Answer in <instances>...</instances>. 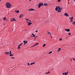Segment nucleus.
<instances>
[{"label": "nucleus", "instance_id": "f257e3e1", "mask_svg": "<svg viewBox=\"0 0 75 75\" xmlns=\"http://www.w3.org/2000/svg\"><path fill=\"white\" fill-rule=\"evenodd\" d=\"M55 10L56 11H57V12H58V13H60V12H61V10H62V8H61L58 6L57 7H56Z\"/></svg>", "mask_w": 75, "mask_h": 75}, {"label": "nucleus", "instance_id": "f03ea898", "mask_svg": "<svg viewBox=\"0 0 75 75\" xmlns=\"http://www.w3.org/2000/svg\"><path fill=\"white\" fill-rule=\"evenodd\" d=\"M6 6L7 8H10L11 7L12 5L9 2H7L6 3Z\"/></svg>", "mask_w": 75, "mask_h": 75}, {"label": "nucleus", "instance_id": "7ed1b4c3", "mask_svg": "<svg viewBox=\"0 0 75 75\" xmlns=\"http://www.w3.org/2000/svg\"><path fill=\"white\" fill-rule=\"evenodd\" d=\"M44 5V4L43 3H41V2L39 3V6H38V7L39 8H40L41 7V6H42Z\"/></svg>", "mask_w": 75, "mask_h": 75}, {"label": "nucleus", "instance_id": "20e7f679", "mask_svg": "<svg viewBox=\"0 0 75 75\" xmlns=\"http://www.w3.org/2000/svg\"><path fill=\"white\" fill-rule=\"evenodd\" d=\"M73 18H74L73 17H70V19L71 22H73Z\"/></svg>", "mask_w": 75, "mask_h": 75}, {"label": "nucleus", "instance_id": "39448f33", "mask_svg": "<svg viewBox=\"0 0 75 75\" xmlns=\"http://www.w3.org/2000/svg\"><path fill=\"white\" fill-rule=\"evenodd\" d=\"M26 22H27V23L28 24V25H30L31 24H32V23L29 22H28V21H26Z\"/></svg>", "mask_w": 75, "mask_h": 75}, {"label": "nucleus", "instance_id": "423d86ee", "mask_svg": "<svg viewBox=\"0 0 75 75\" xmlns=\"http://www.w3.org/2000/svg\"><path fill=\"white\" fill-rule=\"evenodd\" d=\"M23 16H24V15L23 14H21L19 16V18H22Z\"/></svg>", "mask_w": 75, "mask_h": 75}, {"label": "nucleus", "instance_id": "0eeeda50", "mask_svg": "<svg viewBox=\"0 0 75 75\" xmlns=\"http://www.w3.org/2000/svg\"><path fill=\"white\" fill-rule=\"evenodd\" d=\"M16 21V20L15 19V18H13L11 19V21Z\"/></svg>", "mask_w": 75, "mask_h": 75}, {"label": "nucleus", "instance_id": "6e6552de", "mask_svg": "<svg viewBox=\"0 0 75 75\" xmlns=\"http://www.w3.org/2000/svg\"><path fill=\"white\" fill-rule=\"evenodd\" d=\"M64 30L65 31H67V32H69V31H70V29H65Z\"/></svg>", "mask_w": 75, "mask_h": 75}, {"label": "nucleus", "instance_id": "1a4fd4ad", "mask_svg": "<svg viewBox=\"0 0 75 75\" xmlns=\"http://www.w3.org/2000/svg\"><path fill=\"white\" fill-rule=\"evenodd\" d=\"M34 10H35L32 8H30L28 10L29 11H34Z\"/></svg>", "mask_w": 75, "mask_h": 75}, {"label": "nucleus", "instance_id": "9d476101", "mask_svg": "<svg viewBox=\"0 0 75 75\" xmlns=\"http://www.w3.org/2000/svg\"><path fill=\"white\" fill-rule=\"evenodd\" d=\"M4 54H6V55H8V54H9V52H4Z\"/></svg>", "mask_w": 75, "mask_h": 75}, {"label": "nucleus", "instance_id": "9b49d317", "mask_svg": "<svg viewBox=\"0 0 75 75\" xmlns=\"http://www.w3.org/2000/svg\"><path fill=\"white\" fill-rule=\"evenodd\" d=\"M64 16H67V17H68V16H69V15H68V14H67V13H66L64 14Z\"/></svg>", "mask_w": 75, "mask_h": 75}, {"label": "nucleus", "instance_id": "f8f14e48", "mask_svg": "<svg viewBox=\"0 0 75 75\" xmlns=\"http://www.w3.org/2000/svg\"><path fill=\"white\" fill-rule=\"evenodd\" d=\"M23 42L24 43V45H25V44H27V43L28 42L27 41H23Z\"/></svg>", "mask_w": 75, "mask_h": 75}, {"label": "nucleus", "instance_id": "ddd939ff", "mask_svg": "<svg viewBox=\"0 0 75 75\" xmlns=\"http://www.w3.org/2000/svg\"><path fill=\"white\" fill-rule=\"evenodd\" d=\"M7 20L6 18V17L3 18V20H4V21H6V20Z\"/></svg>", "mask_w": 75, "mask_h": 75}, {"label": "nucleus", "instance_id": "4468645a", "mask_svg": "<svg viewBox=\"0 0 75 75\" xmlns=\"http://www.w3.org/2000/svg\"><path fill=\"white\" fill-rule=\"evenodd\" d=\"M58 50L57 51V52H59L60 51H61V48H59L58 49Z\"/></svg>", "mask_w": 75, "mask_h": 75}, {"label": "nucleus", "instance_id": "2eb2a0df", "mask_svg": "<svg viewBox=\"0 0 75 75\" xmlns=\"http://www.w3.org/2000/svg\"><path fill=\"white\" fill-rule=\"evenodd\" d=\"M32 35H33V36H31L32 37H35V35H34L33 33L32 34Z\"/></svg>", "mask_w": 75, "mask_h": 75}, {"label": "nucleus", "instance_id": "dca6fc26", "mask_svg": "<svg viewBox=\"0 0 75 75\" xmlns=\"http://www.w3.org/2000/svg\"><path fill=\"white\" fill-rule=\"evenodd\" d=\"M35 62H33V63H30V64L31 65H34V64H35Z\"/></svg>", "mask_w": 75, "mask_h": 75}, {"label": "nucleus", "instance_id": "f3484780", "mask_svg": "<svg viewBox=\"0 0 75 75\" xmlns=\"http://www.w3.org/2000/svg\"><path fill=\"white\" fill-rule=\"evenodd\" d=\"M38 44H39V43H35L34 45V46H36V45H38Z\"/></svg>", "mask_w": 75, "mask_h": 75}, {"label": "nucleus", "instance_id": "a211bd4d", "mask_svg": "<svg viewBox=\"0 0 75 75\" xmlns=\"http://www.w3.org/2000/svg\"><path fill=\"white\" fill-rule=\"evenodd\" d=\"M9 56L10 57H12V56H14V55L11 53V54H9Z\"/></svg>", "mask_w": 75, "mask_h": 75}, {"label": "nucleus", "instance_id": "6ab92c4d", "mask_svg": "<svg viewBox=\"0 0 75 75\" xmlns=\"http://www.w3.org/2000/svg\"><path fill=\"white\" fill-rule=\"evenodd\" d=\"M15 12H16V13H18L19 12V10L17 11H15Z\"/></svg>", "mask_w": 75, "mask_h": 75}, {"label": "nucleus", "instance_id": "aec40b11", "mask_svg": "<svg viewBox=\"0 0 75 75\" xmlns=\"http://www.w3.org/2000/svg\"><path fill=\"white\" fill-rule=\"evenodd\" d=\"M18 48L19 50H20V46H19V45H18Z\"/></svg>", "mask_w": 75, "mask_h": 75}, {"label": "nucleus", "instance_id": "412c9836", "mask_svg": "<svg viewBox=\"0 0 75 75\" xmlns=\"http://www.w3.org/2000/svg\"><path fill=\"white\" fill-rule=\"evenodd\" d=\"M44 6H48V4L46 3H45V4H44Z\"/></svg>", "mask_w": 75, "mask_h": 75}, {"label": "nucleus", "instance_id": "4be33fe9", "mask_svg": "<svg viewBox=\"0 0 75 75\" xmlns=\"http://www.w3.org/2000/svg\"><path fill=\"white\" fill-rule=\"evenodd\" d=\"M50 71H48V72L46 73H45V74H50Z\"/></svg>", "mask_w": 75, "mask_h": 75}, {"label": "nucleus", "instance_id": "5701e85b", "mask_svg": "<svg viewBox=\"0 0 75 75\" xmlns=\"http://www.w3.org/2000/svg\"><path fill=\"white\" fill-rule=\"evenodd\" d=\"M72 24H73L74 25H75V21L73 22Z\"/></svg>", "mask_w": 75, "mask_h": 75}, {"label": "nucleus", "instance_id": "b1692460", "mask_svg": "<svg viewBox=\"0 0 75 75\" xmlns=\"http://www.w3.org/2000/svg\"><path fill=\"white\" fill-rule=\"evenodd\" d=\"M46 44H44L42 46L43 47H45V46H46Z\"/></svg>", "mask_w": 75, "mask_h": 75}, {"label": "nucleus", "instance_id": "393cba45", "mask_svg": "<svg viewBox=\"0 0 75 75\" xmlns=\"http://www.w3.org/2000/svg\"><path fill=\"white\" fill-rule=\"evenodd\" d=\"M59 40L60 41H62V39L61 38L60 39H59Z\"/></svg>", "mask_w": 75, "mask_h": 75}, {"label": "nucleus", "instance_id": "a878e982", "mask_svg": "<svg viewBox=\"0 0 75 75\" xmlns=\"http://www.w3.org/2000/svg\"><path fill=\"white\" fill-rule=\"evenodd\" d=\"M50 34V36H51V33H47V34Z\"/></svg>", "mask_w": 75, "mask_h": 75}, {"label": "nucleus", "instance_id": "bb28decb", "mask_svg": "<svg viewBox=\"0 0 75 75\" xmlns=\"http://www.w3.org/2000/svg\"><path fill=\"white\" fill-rule=\"evenodd\" d=\"M52 52V51L50 52L49 53V54H51Z\"/></svg>", "mask_w": 75, "mask_h": 75}, {"label": "nucleus", "instance_id": "cd10ccee", "mask_svg": "<svg viewBox=\"0 0 75 75\" xmlns=\"http://www.w3.org/2000/svg\"><path fill=\"white\" fill-rule=\"evenodd\" d=\"M68 35H71V33H68Z\"/></svg>", "mask_w": 75, "mask_h": 75}, {"label": "nucleus", "instance_id": "c85d7f7f", "mask_svg": "<svg viewBox=\"0 0 75 75\" xmlns=\"http://www.w3.org/2000/svg\"><path fill=\"white\" fill-rule=\"evenodd\" d=\"M37 36H36L35 38V40H34L35 41V40L36 39V38H37Z\"/></svg>", "mask_w": 75, "mask_h": 75}, {"label": "nucleus", "instance_id": "c756f323", "mask_svg": "<svg viewBox=\"0 0 75 75\" xmlns=\"http://www.w3.org/2000/svg\"><path fill=\"white\" fill-rule=\"evenodd\" d=\"M10 53H9V54H11V51H10Z\"/></svg>", "mask_w": 75, "mask_h": 75}, {"label": "nucleus", "instance_id": "7c9ffc66", "mask_svg": "<svg viewBox=\"0 0 75 75\" xmlns=\"http://www.w3.org/2000/svg\"><path fill=\"white\" fill-rule=\"evenodd\" d=\"M28 65H29V66H30V63H28Z\"/></svg>", "mask_w": 75, "mask_h": 75}, {"label": "nucleus", "instance_id": "2f4dec72", "mask_svg": "<svg viewBox=\"0 0 75 75\" xmlns=\"http://www.w3.org/2000/svg\"><path fill=\"white\" fill-rule=\"evenodd\" d=\"M25 20H26L27 21H28V19H27L26 18L25 19Z\"/></svg>", "mask_w": 75, "mask_h": 75}, {"label": "nucleus", "instance_id": "473e14b6", "mask_svg": "<svg viewBox=\"0 0 75 75\" xmlns=\"http://www.w3.org/2000/svg\"><path fill=\"white\" fill-rule=\"evenodd\" d=\"M61 0H58V1H59V2H60V1H61Z\"/></svg>", "mask_w": 75, "mask_h": 75}, {"label": "nucleus", "instance_id": "72a5a7b5", "mask_svg": "<svg viewBox=\"0 0 75 75\" xmlns=\"http://www.w3.org/2000/svg\"><path fill=\"white\" fill-rule=\"evenodd\" d=\"M22 45L21 44H20V45H19V46H21V45Z\"/></svg>", "mask_w": 75, "mask_h": 75}, {"label": "nucleus", "instance_id": "f704fd0d", "mask_svg": "<svg viewBox=\"0 0 75 75\" xmlns=\"http://www.w3.org/2000/svg\"><path fill=\"white\" fill-rule=\"evenodd\" d=\"M28 21H30V22H31V20H29V19H28Z\"/></svg>", "mask_w": 75, "mask_h": 75}, {"label": "nucleus", "instance_id": "c9c22d12", "mask_svg": "<svg viewBox=\"0 0 75 75\" xmlns=\"http://www.w3.org/2000/svg\"><path fill=\"white\" fill-rule=\"evenodd\" d=\"M72 59H73V60H74V61H75V59L72 58Z\"/></svg>", "mask_w": 75, "mask_h": 75}, {"label": "nucleus", "instance_id": "e433bc0d", "mask_svg": "<svg viewBox=\"0 0 75 75\" xmlns=\"http://www.w3.org/2000/svg\"><path fill=\"white\" fill-rule=\"evenodd\" d=\"M14 57H11L12 59H14Z\"/></svg>", "mask_w": 75, "mask_h": 75}, {"label": "nucleus", "instance_id": "4c0bfd02", "mask_svg": "<svg viewBox=\"0 0 75 75\" xmlns=\"http://www.w3.org/2000/svg\"><path fill=\"white\" fill-rule=\"evenodd\" d=\"M70 60L71 61H72V59H70Z\"/></svg>", "mask_w": 75, "mask_h": 75}, {"label": "nucleus", "instance_id": "58836bf2", "mask_svg": "<svg viewBox=\"0 0 75 75\" xmlns=\"http://www.w3.org/2000/svg\"><path fill=\"white\" fill-rule=\"evenodd\" d=\"M35 46H34V45H33V46H32V47H35Z\"/></svg>", "mask_w": 75, "mask_h": 75}, {"label": "nucleus", "instance_id": "ea45409f", "mask_svg": "<svg viewBox=\"0 0 75 75\" xmlns=\"http://www.w3.org/2000/svg\"><path fill=\"white\" fill-rule=\"evenodd\" d=\"M36 33H37L38 32V30L36 31Z\"/></svg>", "mask_w": 75, "mask_h": 75}, {"label": "nucleus", "instance_id": "a19ab883", "mask_svg": "<svg viewBox=\"0 0 75 75\" xmlns=\"http://www.w3.org/2000/svg\"><path fill=\"white\" fill-rule=\"evenodd\" d=\"M51 37L52 38V36H51Z\"/></svg>", "mask_w": 75, "mask_h": 75}, {"label": "nucleus", "instance_id": "79ce46f5", "mask_svg": "<svg viewBox=\"0 0 75 75\" xmlns=\"http://www.w3.org/2000/svg\"><path fill=\"white\" fill-rule=\"evenodd\" d=\"M68 72H67V74H68Z\"/></svg>", "mask_w": 75, "mask_h": 75}, {"label": "nucleus", "instance_id": "37998d69", "mask_svg": "<svg viewBox=\"0 0 75 75\" xmlns=\"http://www.w3.org/2000/svg\"><path fill=\"white\" fill-rule=\"evenodd\" d=\"M63 75H64V73H62Z\"/></svg>", "mask_w": 75, "mask_h": 75}, {"label": "nucleus", "instance_id": "c03bdc74", "mask_svg": "<svg viewBox=\"0 0 75 75\" xmlns=\"http://www.w3.org/2000/svg\"><path fill=\"white\" fill-rule=\"evenodd\" d=\"M31 0H29V1H31Z\"/></svg>", "mask_w": 75, "mask_h": 75}, {"label": "nucleus", "instance_id": "a18cd8bd", "mask_svg": "<svg viewBox=\"0 0 75 75\" xmlns=\"http://www.w3.org/2000/svg\"><path fill=\"white\" fill-rule=\"evenodd\" d=\"M25 31H27V30H26V29H25Z\"/></svg>", "mask_w": 75, "mask_h": 75}, {"label": "nucleus", "instance_id": "49530a36", "mask_svg": "<svg viewBox=\"0 0 75 75\" xmlns=\"http://www.w3.org/2000/svg\"><path fill=\"white\" fill-rule=\"evenodd\" d=\"M23 44V43H21V44Z\"/></svg>", "mask_w": 75, "mask_h": 75}, {"label": "nucleus", "instance_id": "de8ad7c7", "mask_svg": "<svg viewBox=\"0 0 75 75\" xmlns=\"http://www.w3.org/2000/svg\"><path fill=\"white\" fill-rule=\"evenodd\" d=\"M12 31H13V29L12 30Z\"/></svg>", "mask_w": 75, "mask_h": 75}, {"label": "nucleus", "instance_id": "09e8293b", "mask_svg": "<svg viewBox=\"0 0 75 75\" xmlns=\"http://www.w3.org/2000/svg\"><path fill=\"white\" fill-rule=\"evenodd\" d=\"M0 1H1V0H0Z\"/></svg>", "mask_w": 75, "mask_h": 75}, {"label": "nucleus", "instance_id": "8fccbe9b", "mask_svg": "<svg viewBox=\"0 0 75 75\" xmlns=\"http://www.w3.org/2000/svg\"><path fill=\"white\" fill-rule=\"evenodd\" d=\"M0 44H1L0 43Z\"/></svg>", "mask_w": 75, "mask_h": 75}]
</instances>
